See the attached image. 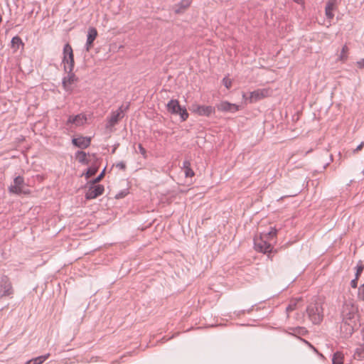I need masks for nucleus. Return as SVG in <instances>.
I'll use <instances>...</instances> for the list:
<instances>
[{
    "label": "nucleus",
    "instance_id": "1",
    "mask_svg": "<svg viewBox=\"0 0 364 364\" xmlns=\"http://www.w3.org/2000/svg\"><path fill=\"white\" fill-rule=\"evenodd\" d=\"M277 230L275 228H271L268 232H262L259 235L255 236L254 239L255 249L259 252L269 253L273 250V246L269 243V240L276 238Z\"/></svg>",
    "mask_w": 364,
    "mask_h": 364
},
{
    "label": "nucleus",
    "instance_id": "2",
    "mask_svg": "<svg viewBox=\"0 0 364 364\" xmlns=\"http://www.w3.org/2000/svg\"><path fill=\"white\" fill-rule=\"evenodd\" d=\"M358 313V307L352 304H346L343 314L344 317V322L341 326V330L343 331L346 336H350L354 331L355 326V317Z\"/></svg>",
    "mask_w": 364,
    "mask_h": 364
},
{
    "label": "nucleus",
    "instance_id": "3",
    "mask_svg": "<svg viewBox=\"0 0 364 364\" xmlns=\"http://www.w3.org/2000/svg\"><path fill=\"white\" fill-rule=\"evenodd\" d=\"M272 90L269 87L257 89L250 93V96L247 97L245 93L242 94V99L244 103H254L259 100H263L266 97L271 96Z\"/></svg>",
    "mask_w": 364,
    "mask_h": 364
},
{
    "label": "nucleus",
    "instance_id": "4",
    "mask_svg": "<svg viewBox=\"0 0 364 364\" xmlns=\"http://www.w3.org/2000/svg\"><path fill=\"white\" fill-rule=\"evenodd\" d=\"M166 109L171 114L178 115L183 122L189 117L186 108L181 107L178 100H171L166 105Z\"/></svg>",
    "mask_w": 364,
    "mask_h": 364
},
{
    "label": "nucleus",
    "instance_id": "5",
    "mask_svg": "<svg viewBox=\"0 0 364 364\" xmlns=\"http://www.w3.org/2000/svg\"><path fill=\"white\" fill-rule=\"evenodd\" d=\"M62 64L64 71H73L75 67L74 54L69 43H66L63 48Z\"/></svg>",
    "mask_w": 364,
    "mask_h": 364
},
{
    "label": "nucleus",
    "instance_id": "6",
    "mask_svg": "<svg viewBox=\"0 0 364 364\" xmlns=\"http://www.w3.org/2000/svg\"><path fill=\"white\" fill-rule=\"evenodd\" d=\"M306 313L314 323H319L322 321V308L316 302L309 304L306 307Z\"/></svg>",
    "mask_w": 364,
    "mask_h": 364
},
{
    "label": "nucleus",
    "instance_id": "7",
    "mask_svg": "<svg viewBox=\"0 0 364 364\" xmlns=\"http://www.w3.org/2000/svg\"><path fill=\"white\" fill-rule=\"evenodd\" d=\"M190 111L195 115L200 117H210L215 113V107L209 105H200L193 103L189 107Z\"/></svg>",
    "mask_w": 364,
    "mask_h": 364
},
{
    "label": "nucleus",
    "instance_id": "8",
    "mask_svg": "<svg viewBox=\"0 0 364 364\" xmlns=\"http://www.w3.org/2000/svg\"><path fill=\"white\" fill-rule=\"evenodd\" d=\"M65 72L67 73V75L63 78V87L65 91L71 92L75 87V85L78 81V77L73 73V71Z\"/></svg>",
    "mask_w": 364,
    "mask_h": 364
},
{
    "label": "nucleus",
    "instance_id": "9",
    "mask_svg": "<svg viewBox=\"0 0 364 364\" xmlns=\"http://www.w3.org/2000/svg\"><path fill=\"white\" fill-rule=\"evenodd\" d=\"M24 179L21 176H17L14 178L13 184H11L9 191L10 193L15 194H29L30 191L26 190L25 188Z\"/></svg>",
    "mask_w": 364,
    "mask_h": 364
},
{
    "label": "nucleus",
    "instance_id": "10",
    "mask_svg": "<svg viewBox=\"0 0 364 364\" xmlns=\"http://www.w3.org/2000/svg\"><path fill=\"white\" fill-rule=\"evenodd\" d=\"M87 119L85 114L69 116L66 124L70 128L77 127L85 125Z\"/></svg>",
    "mask_w": 364,
    "mask_h": 364
},
{
    "label": "nucleus",
    "instance_id": "11",
    "mask_svg": "<svg viewBox=\"0 0 364 364\" xmlns=\"http://www.w3.org/2000/svg\"><path fill=\"white\" fill-rule=\"evenodd\" d=\"M90 187L85 193V198L88 200L96 198L101 196L105 191L102 185H97V183H89Z\"/></svg>",
    "mask_w": 364,
    "mask_h": 364
},
{
    "label": "nucleus",
    "instance_id": "12",
    "mask_svg": "<svg viewBox=\"0 0 364 364\" xmlns=\"http://www.w3.org/2000/svg\"><path fill=\"white\" fill-rule=\"evenodd\" d=\"M217 109L220 112L234 113L240 110L242 107L239 105L230 103L228 101H223L217 105Z\"/></svg>",
    "mask_w": 364,
    "mask_h": 364
},
{
    "label": "nucleus",
    "instance_id": "13",
    "mask_svg": "<svg viewBox=\"0 0 364 364\" xmlns=\"http://www.w3.org/2000/svg\"><path fill=\"white\" fill-rule=\"evenodd\" d=\"M13 294L11 283L7 277H3L0 282V299L10 296Z\"/></svg>",
    "mask_w": 364,
    "mask_h": 364
},
{
    "label": "nucleus",
    "instance_id": "14",
    "mask_svg": "<svg viewBox=\"0 0 364 364\" xmlns=\"http://www.w3.org/2000/svg\"><path fill=\"white\" fill-rule=\"evenodd\" d=\"M72 141L75 146L80 149H85L90 146L91 138L80 136L79 137L73 138Z\"/></svg>",
    "mask_w": 364,
    "mask_h": 364
},
{
    "label": "nucleus",
    "instance_id": "15",
    "mask_svg": "<svg viewBox=\"0 0 364 364\" xmlns=\"http://www.w3.org/2000/svg\"><path fill=\"white\" fill-rule=\"evenodd\" d=\"M97 36V31L96 30V28H93V27L89 28L88 33H87V42H86V50L87 51H89L92 48V43H93L94 41L96 39Z\"/></svg>",
    "mask_w": 364,
    "mask_h": 364
},
{
    "label": "nucleus",
    "instance_id": "16",
    "mask_svg": "<svg viewBox=\"0 0 364 364\" xmlns=\"http://www.w3.org/2000/svg\"><path fill=\"white\" fill-rule=\"evenodd\" d=\"M336 9V0H328L326 9H325V14L327 18L330 21L332 20L334 17L333 11Z\"/></svg>",
    "mask_w": 364,
    "mask_h": 364
},
{
    "label": "nucleus",
    "instance_id": "17",
    "mask_svg": "<svg viewBox=\"0 0 364 364\" xmlns=\"http://www.w3.org/2000/svg\"><path fill=\"white\" fill-rule=\"evenodd\" d=\"M91 158H95V155L87 154L84 151H77L75 154L76 160L82 164H88Z\"/></svg>",
    "mask_w": 364,
    "mask_h": 364
},
{
    "label": "nucleus",
    "instance_id": "18",
    "mask_svg": "<svg viewBox=\"0 0 364 364\" xmlns=\"http://www.w3.org/2000/svg\"><path fill=\"white\" fill-rule=\"evenodd\" d=\"M123 110L122 107H120L111 114L109 120V125L114 126L123 117Z\"/></svg>",
    "mask_w": 364,
    "mask_h": 364
},
{
    "label": "nucleus",
    "instance_id": "19",
    "mask_svg": "<svg viewBox=\"0 0 364 364\" xmlns=\"http://www.w3.org/2000/svg\"><path fill=\"white\" fill-rule=\"evenodd\" d=\"M303 306V301L301 299H295L290 301L288 306L287 307V311L288 313L298 309Z\"/></svg>",
    "mask_w": 364,
    "mask_h": 364
},
{
    "label": "nucleus",
    "instance_id": "20",
    "mask_svg": "<svg viewBox=\"0 0 364 364\" xmlns=\"http://www.w3.org/2000/svg\"><path fill=\"white\" fill-rule=\"evenodd\" d=\"M190 0H182L178 4L175 6V12L180 14L187 9L191 5Z\"/></svg>",
    "mask_w": 364,
    "mask_h": 364
},
{
    "label": "nucleus",
    "instance_id": "21",
    "mask_svg": "<svg viewBox=\"0 0 364 364\" xmlns=\"http://www.w3.org/2000/svg\"><path fill=\"white\" fill-rule=\"evenodd\" d=\"M11 48H14V52H16L19 47L21 46L23 47L24 43L19 36H14L11 40Z\"/></svg>",
    "mask_w": 364,
    "mask_h": 364
},
{
    "label": "nucleus",
    "instance_id": "22",
    "mask_svg": "<svg viewBox=\"0 0 364 364\" xmlns=\"http://www.w3.org/2000/svg\"><path fill=\"white\" fill-rule=\"evenodd\" d=\"M349 48L346 45H344L341 49V53L338 60L342 63L346 62L348 58Z\"/></svg>",
    "mask_w": 364,
    "mask_h": 364
},
{
    "label": "nucleus",
    "instance_id": "23",
    "mask_svg": "<svg viewBox=\"0 0 364 364\" xmlns=\"http://www.w3.org/2000/svg\"><path fill=\"white\" fill-rule=\"evenodd\" d=\"M49 357H50V354L48 353L46 355H41V356L37 357L36 358H33V359L28 361L26 364H41L44 361H46Z\"/></svg>",
    "mask_w": 364,
    "mask_h": 364
},
{
    "label": "nucleus",
    "instance_id": "24",
    "mask_svg": "<svg viewBox=\"0 0 364 364\" xmlns=\"http://www.w3.org/2000/svg\"><path fill=\"white\" fill-rule=\"evenodd\" d=\"M183 168L186 177H193L195 173L191 167V163L188 161L183 162Z\"/></svg>",
    "mask_w": 364,
    "mask_h": 364
},
{
    "label": "nucleus",
    "instance_id": "25",
    "mask_svg": "<svg viewBox=\"0 0 364 364\" xmlns=\"http://www.w3.org/2000/svg\"><path fill=\"white\" fill-rule=\"evenodd\" d=\"M344 356L341 352H336L333 356V364H343Z\"/></svg>",
    "mask_w": 364,
    "mask_h": 364
},
{
    "label": "nucleus",
    "instance_id": "26",
    "mask_svg": "<svg viewBox=\"0 0 364 364\" xmlns=\"http://www.w3.org/2000/svg\"><path fill=\"white\" fill-rule=\"evenodd\" d=\"M354 358L358 360H363L364 359V348L363 347L358 348L356 350V351L354 354Z\"/></svg>",
    "mask_w": 364,
    "mask_h": 364
},
{
    "label": "nucleus",
    "instance_id": "27",
    "mask_svg": "<svg viewBox=\"0 0 364 364\" xmlns=\"http://www.w3.org/2000/svg\"><path fill=\"white\" fill-rule=\"evenodd\" d=\"M98 171V168L96 166H92L88 168L87 172L85 173L86 178H89L90 177L95 175Z\"/></svg>",
    "mask_w": 364,
    "mask_h": 364
},
{
    "label": "nucleus",
    "instance_id": "28",
    "mask_svg": "<svg viewBox=\"0 0 364 364\" xmlns=\"http://www.w3.org/2000/svg\"><path fill=\"white\" fill-rule=\"evenodd\" d=\"M223 84L227 89H230L232 87V80L228 77L223 79Z\"/></svg>",
    "mask_w": 364,
    "mask_h": 364
},
{
    "label": "nucleus",
    "instance_id": "29",
    "mask_svg": "<svg viewBox=\"0 0 364 364\" xmlns=\"http://www.w3.org/2000/svg\"><path fill=\"white\" fill-rule=\"evenodd\" d=\"M358 298L364 301V284L359 287L358 291Z\"/></svg>",
    "mask_w": 364,
    "mask_h": 364
},
{
    "label": "nucleus",
    "instance_id": "30",
    "mask_svg": "<svg viewBox=\"0 0 364 364\" xmlns=\"http://www.w3.org/2000/svg\"><path fill=\"white\" fill-rule=\"evenodd\" d=\"M364 269V265L361 263V262H359L357 266H356V274H355V277L357 278H358L360 277V275L361 274V273L363 272Z\"/></svg>",
    "mask_w": 364,
    "mask_h": 364
},
{
    "label": "nucleus",
    "instance_id": "31",
    "mask_svg": "<svg viewBox=\"0 0 364 364\" xmlns=\"http://www.w3.org/2000/svg\"><path fill=\"white\" fill-rule=\"evenodd\" d=\"M105 172V169H104L102 171V172L96 178H95L92 181H90L89 182V183H99L104 178Z\"/></svg>",
    "mask_w": 364,
    "mask_h": 364
},
{
    "label": "nucleus",
    "instance_id": "32",
    "mask_svg": "<svg viewBox=\"0 0 364 364\" xmlns=\"http://www.w3.org/2000/svg\"><path fill=\"white\" fill-rule=\"evenodd\" d=\"M139 150L141 154L146 157V151L141 144L139 145Z\"/></svg>",
    "mask_w": 364,
    "mask_h": 364
},
{
    "label": "nucleus",
    "instance_id": "33",
    "mask_svg": "<svg viewBox=\"0 0 364 364\" xmlns=\"http://www.w3.org/2000/svg\"><path fill=\"white\" fill-rule=\"evenodd\" d=\"M358 278H357L355 277V278L354 279H353L351 282H350V286L353 287V288H356L357 287V284H358Z\"/></svg>",
    "mask_w": 364,
    "mask_h": 364
},
{
    "label": "nucleus",
    "instance_id": "34",
    "mask_svg": "<svg viewBox=\"0 0 364 364\" xmlns=\"http://www.w3.org/2000/svg\"><path fill=\"white\" fill-rule=\"evenodd\" d=\"M364 146V142H361L358 146L357 148L353 151L354 153H357L359 151L362 150V149L363 148Z\"/></svg>",
    "mask_w": 364,
    "mask_h": 364
},
{
    "label": "nucleus",
    "instance_id": "35",
    "mask_svg": "<svg viewBox=\"0 0 364 364\" xmlns=\"http://www.w3.org/2000/svg\"><path fill=\"white\" fill-rule=\"evenodd\" d=\"M356 64L359 68H364V59L358 61Z\"/></svg>",
    "mask_w": 364,
    "mask_h": 364
},
{
    "label": "nucleus",
    "instance_id": "36",
    "mask_svg": "<svg viewBox=\"0 0 364 364\" xmlns=\"http://www.w3.org/2000/svg\"><path fill=\"white\" fill-rule=\"evenodd\" d=\"M126 194H124V193H119V194H117L116 196V198H123Z\"/></svg>",
    "mask_w": 364,
    "mask_h": 364
},
{
    "label": "nucleus",
    "instance_id": "37",
    "mask_svg": "<svg viewBox=\"0 0 364 364\" xmlns=\"http://www.w3.org/2000/svg\"><path fill=\"white\" fill-rule=\"evenodd\" d=\"M294 1L299 4H304V0H294Z\"/></svg>",
    "mask_w": 364,
    "mask_h": 364
},
{
    "label": "nucleus",
    "instance_id": "38",
    "mask_svg": "<svg viewBox=\"0 0 364 364\" xmlns=\"http://www.w3.org/2000/svg\"><path fill=\"white\" fill-rule=\"evenodd\" d=\"M362 333H363V340H364V327H363V329H362Z\"/></svg>",
    "mask_w": 364,
    "mask_h": 364
}]
</instances>
